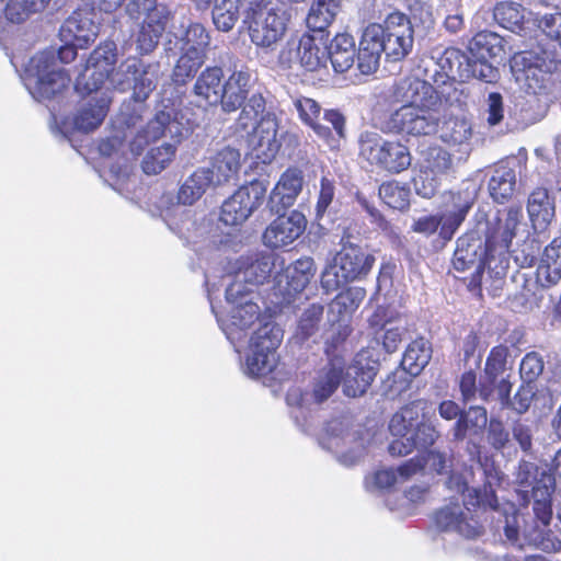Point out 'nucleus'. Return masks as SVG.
Wrapping results in <instances>:
<instances>
[{
  "label": "nucleus",
  "mask_w": 561,
  "mask_h": 561,
  "mask_svg": "<svg viewBox=\"0 0 561 561\" xmlns=\"http://www.w3.org/2000/svg\"><path fill=\"white\" fill-rule=\"evenodd\" d=\"M266 194L261 181H253L239 187L221 205L220 220L227 226L242 225L257 209Z\"/></svg>",
  "instance_id": "19"
},
{
  "label": "nucleus",
  "mask_w": 561,
  "mask_h": 561,
  "mask_svg": "<svg viewBox=\"0 0 561 561\" xmlns=\"http://www.w3.org/2000/svg\"><path fill=\"white\" fill-rule=\"evenodd\" d=\"M337 11L313 2L306 18L307 27L313 32H323L332 23Z\"/></svg>",
  "instance_id": "56"
},
{
  "label": "nucleus",
  "mask_w": 561,
  "mask_h": 561,
  "mask_svg": "<svg viewBox=\"0 0 561 561\" xmlns=\"http://www.w3.org/2000/svg\"><path fill=\"white\" fill-rule=\"evenodd\" d=\"M304 185V174L298 169H287L279 178L268 198V208L279 214L293 206Z\"/></svg>",
  "instance_id": "26"
},
{
  "label": "nucleus",
  "mask_w": 561,
  "mask_h": 561,
  "mask_svg": "<svg viewBox=\"0 0 561 561\" xmlns=\"http://www.w3.org/2000/svg\"><path fill=\"white\" fill-rule=\"evenodd\" d=\"M198 7H207L211 0H195ZM250 0H216L213 9V21L222 32H229L236 25L240 11L249 8Z\"/></svg>",
  "instance_id": "34"
},
{
  "label": "nucleus",
  "mask_w": 561,
  "mask_h": 561,
  "mask_svg": "<svg viewBox=\"0 0 561 561\" xmlns=\"http://www.w3.org/2000/svg\"><path fill=\"white\" fill-rule=\"evenodd\" d=\"M543 478H553L546 469L539 468L530 461H520L516 472V483L520 491L527 496L537 493L541 486Z\"/></svg>",
  "instance_id": "42"
},
{
  "label": "nucleus",
  "mask_w": 561,
  "mask_h": 561,
  "mask_svg": "<svg viewBox=\"0 0 561 561\" xmlns=\"http://www.w3.org/2000/svg\"><path fill=\"white\" fill-rule=\"evenodd\" d=\"M439 436L440 434L436 428V425L427 417L417 424L412 434L417 447L432 446Z\"/></svg>",
  "instance_id": "63"
},
{
  "label": "nucleus",
  "mask_w": 561,
  "mask_h": 561,
  "mask_svg": "<svg viewBox=\"0 0 561 561\" xmlns=\"http://www.w3.org/2000/svg\"><path fill=\"white\" fill-rule=\"evenodd\" d=\"M561 279V238L546 247L537 267V280L543 287L556 285Z\"/></svg>",
  "instance_id": "35"
},
{
  "label": "nucleus",
  "mask_w": 561,
  "mask_h": 561,
  "mask_svg": "<svg viewBox=\"0 0 561 561\" xmlns=\"http://www.w3.org/2000/svg\"><path fill=\"white\" fill-rule=\"evenodd\" d=\"M360 156L371 165L400 173L411 165L409 149L397 141H388L377 133L366 131L359 139Z\"/></svg>",
  "instance_id": "15"
},
{
  "label": "nucleus",
  "mask_w": 561,
  "mask_h": 561,
  "mask_svg": "<svg viewBox=\"0 0 561 561\" xmlns=\"http://www.w3.org/2000/svg\"><path fill=\"white\" fill-rule=\"evenodd\" d=\"M405 481L401 479L399 468L397 470L390 468L376 471L371 477L366 478L365 484L368 490H382Z\"/></svg>",
  "instance_id": "59"
},
{
  "label": "nucleus",
  "mask_w": 561,
  "mask_h": 561,
  "mask_svg": "<svg viewBox=\"0 0 561 561\" xmlns=\"http://www.w3.org/2000/svg\"><path fill=\"white\" fill-rule=\"evenodd\" d=\"M453 167L451 154L439 146L430 147L423 152L421 169L437 176L447 174Z\"/></svg>",
  "instance_id": "48"
},
{
  "label": "nucleus",
  "mask_w": 561,
  "mask_h": 561,
  "mask_svg": "<svg viewBox=\"0 0 561 561\" xmlns=\"http://www.w3.org/2000/svg\"><path fill=\"white\" fill-rule=\"evenodd\" d=\"M306 226L307 220L300 211L293 210L288 215H279L266 227L263 242L273 249L287 247L304 233Z\"/></svg>",
  "instance_id": "23"
},
{
  "label": "nucleus",
  "mask_w": 561,
  "mask_h": 561,
  "mask_svg": "<svg viewBox=\"0 0 561 561\" xmlns=\"http://www.w3.org/2000/svg\"><path fill=\"white\" fill-rule=\"evenodd\" d=\"M450 462V458L445 453L431 450L426 455L416 456L405 461L399 467V473L402 480H410L425 470L442 474L447 472Z\"/></svg>",
  "instance_id": "31"
},
{
  "label": "nucleus",
  "mask_w": 561,
  "mask_h": 561,
  "mask_svg": "<svg viewBox=\"0 0 561 561\" xmlns=\"http://www.w3.org/2000/svg\"><path fill=\"white\" fill-rule=\"evenodd\" d=\"M485 483L483 489L469 488L460 474H451L447 481L450 490L460 493L463 505L450 502L440 507L434 516L436 527L446 533H456L466 539H474L482 535V526L473 518L469 506H483L497 510L494 485L501 481V472L495 468H484Z\"/></svg>",
  "instance_id": "3"
},
{
  "label": "nucleus",
  "mask_w": 561,
  "mask_h": 561,
  "mask_svg": "<svg viewBox=\"0 0 561 561\" xmlns=\"http://www.w3.org/2000/svg\"><path fill=\"white\" fill-rule=\"evenodd\" d=\"M98 32L99 27L91 19L90 13L76 11L64 22L59 35L64 43H71L84 48L88 44L94 42Z\"/></svg>",
  "instance_id": "28"
},
{
  "label": "nucleus",
  "mask_w": 561,
  "mask_h": 561,
  "mask_svg": "<svg viewBox=\"0 0 561 561\" xmlns=\"http://www.w3.org/2000/svg\"><path fill=\"white\" fill-rule=\"evenodd\" d=\"M169 16L170 12L167 8H158L145 16L136 34V49L139 54L146 55L156 49L165 31Z\"/></svg>",
  "instance_id": "29"
},
{
  "label": "nucleus",
  "mask_w": 561,
  "mask_h": 561,
  "mask_svg": "<svg viewBox=\"0 0 561 561\" xmlns=\"http://www.w3.org/2000/svg\"><path fill=\"white\" fill-rule=\"evenodd\" d=\"M278 124L272 114L262 116L253 129L250 144L257 159L270 162L278 152L280 142L277 138Z\"/></svg>",
  "instance_id": "27"
},
{
  "label": "nucleus",
  "mask_w": 561,
  "mask_h": 561,
  "mask_svg": "<svg viewBox=\"0 0 561 561\" xmlns=\"http://www.w3.org/2000/svg\"><path fill=\"white\" fill-rule=\"evenodd\" d=\"M559 59L554 45L538 44L517 53L511 60V70L519 87L527 93L547 95L556 81Z\"/></svg>",
  "instance_id": "7"
},
{
  "label": "nucleus",
  "mask_w": 561,
  "mask_h": 561,
  "mask_svg": "<svg viewBox=\"0 0 561 561\" xmlns=\"http://www.w3.org/2000/svg\"><path fill=\"white\" fill-rule=\"evenodd\" d=\"M477 376L473 371H467L461 376L460 379V391L462 396V400L465 402H470L477 398V394L484 400L488 401L493 392V388L488 383L486 380L480 382L479 389L477 388Z\"/></svg>",
  "instance_id": "54"
},
{
  "label": "nucleus",
  "mask_w": 561,
  "mask_h": 561,
  "mask_svg": "<svg viewBox=\"0 0 561 561\" xmlns=\"http://www.w3.org/2000/svg\"><path fill=\"white\" fill-rule=\"evenodd\" d=\"M205 60L206 56L204 55L181 51V56L173 69L172 80L176 84H185L197 73Z\"/></svg>",
  "instance_id": "49"
},
{
  "label": "nucleus",
  "mask_w": 561,
  "mask_h": 561,
  "mask_svg": "<svg viewBox=\"0 0 561 561\" xmlns=\"http://www.w3.org/2000/svg\"><path fill=\"white\" fill-rule=\"evenodd\" d=\"M432 351L424 339L413 341L407 347L401 365L412 376H417L431 359Z\"/></svg>",
  "instance_id": "41"
},
{
  "label": "nucleus",
  "mask_w": 561,
  "mask_h": 561,
  "mask_svg": "<svg viewBox=\"0 0 561 561\" xmlns=\"http://www.w3.org/2000/svg\"><path fill=\"white\" fill-rule=\"evenodd\" d=\"M477 194V186L469 183L465 188L445 195L443 209L438 214L439 237L443 240L449 241L453 239L473 206Z\"/></svg>",
  "instance_id": "22"
},
{
  "label": "nucleus",
  "mask_w": 561,
  "mask_h": 561,
  "mask_svg": "<svg viewBox=\"0 0 561 561\" xmlns=\"http://www.w3.org/2000/svg\"><path fill=\"white\" fill-rule=\"evenodd\" d=\"M316 274V265L312 257L305 256L295 261L286 268L285 277L289 289L299 293L302 291Z\"/></svg>",
  "instance_id": "43"
},
{
  "label": "nucleus",
  "mask_w": 561,
  "mask_h": 561,
  "mask_svg": "<svg viewBox=\"0 0 561 561\" xmlns=\"http://www.w3.org/2000/svg\"><path fill=\"white\" fill-rule=\"evenodd\" d=\"M283 260L272 253H253L240 256L231 263L225 280L227 282L226 297L236 301L234 295L250 294L249 286L263 284L277 268H282Z\"/></svg>",
  "instance_id": "9"
},
{
  "label": "nucleus",
  "mask_w": 561,
  "mask_h": 561,
  "mask_svg": "<svg viewBox=\"0 0 561 561\" xmlns=\"http://www.w3.org/2000/svg\"><path fill=\"white\" fill-rule=\"evenodd\" d=\"M294 106L300 119L312 128L316 135L322 139L328 147L331 149L340 147L341 140L345 138V117L339 111L328 110L323 114V119L332 125V131L328 126L319 122L321 106L314 100L297 98L294 100Z\"/></svg>",
  "instance_id": "18"
},
{
  "label": "nucleus",
  "mask_w": 561,
  "mask_h": 561,
  "mask_svg": "<svg viewBox=\"0 0 561 561\" xmlns=\"http://www.w3.org/2000/svg\"><path fill=\"white\" fill-rule=\"evenodd\" d=\"M493 256L491 248H486L485 239L477 229L470 231L457 240V247L453 257V266L457 272H471L472 283H477L483 273L485 262Z\"/></svg>",
  "instance_id": "20"
},
{
  "label": "nucleus",
  "mask_w": 561,
  "mask_h": 561,
  "mask_svg": "<svg viewBox=\"0 0 561 561\" xmlns=\"http://www.w3.org/2000/svg\"><path fill=\"white\" fill-rule=\"evenodd\" d=\"M176 45H179L180 51L206 56L209 36L202 24L193 23L178 39Z\"/></svg>",
  "instance_id": "45"
},
{
  "label": "nucleus",
  "mask_w": 561,
  "mask_h": 561,
  "mask_svg": "<svg viewBox=\"0 0 561 561\" xmlns=\"http://www.w3.org/2000/svg\"><path fill=\"white\" fill-rule=\"evenodd\" d=\"M110 71L104 69H99L96 73L93 75L92 70H89V65H87L84 72L77 79L76 89L87 93L98 91L106 80L110 81Z\"/></svg>",
  "instance_id": "58"
},
{
  "label": "nucleus",
  "mask_w": 561,
  "mask_h": 561,
  "mask_svg": "<svg viewBox=\"0 0 561 561\" xmlns=\"http://www.w3.org/2000/svg\"><path fill=\"white\" fill-rule=\"evenodd\" d=\"M374 263V255L360 247L350 242L343 243L333 261L322 272V287L327 291H334L348 282L362 279L368 275Z\"/></svg>",
  "instance_id": "11"
},
{
  "label": "nucleus",
  "mask_w": 561,
  "mask_h": 561,
  "mask_svg": "<svg viewBox=\"0 0 561 561\" xmlns=\"http://www.w3.org/2000/svg\"><path fill=\"white\" fill-rule=\"evenodd\" d=\"M554 491V478H543L537 493L533 494L534 514L541 523L531 528H525L523 531L524 541L545 552H557L561 550V540L550 530L547 529L552 517L551 495Z\"/></svg>",
  "instance_id": "12"
},
{
  "label": "nucleus",
  "mask_w": 561,
  "mask_h": 561,
  "mask_svg": "<svg viewBox=\"0 0 561 561\" xmlns=\"http://www.w3.org/2000/svg\"><path fill=\"white\" fill-rule=\"evenodd\" d=\"M251 76L248 71H234L222 85L220 104L225 112H234L244 102L250 87Z\"/></svg>",
  "instance_id": "36"
},
{
  "label": "nucleus",
  "mask_w": 561,
  "mask_h": 561,
  "mask_svg": "<svg viewBox=\"0 0 561 561\" xmlns=\"http://www.w3.org/2000/svg\"><path fill=\"white\" fill-rule=\"evenodd\" d=\"M413 182L416 194L424 198L433 197L439 187V176L424 169L420 170Z\"/></svg>",
  "instance_id": "61"
},
{
  "label": "nucleus",
  "mask_w": 561,
  "mask_h": 561,
  "mask_svg": "<svg viewBox=\"0 0 561 561\" xmlns=\"http://www.w3.org/2000/svg\"><path fill=\"white\" fill-rule=\"evenodd\" d=\"M472 125L466 117H449L440 129V139L459 152L468 156L472 150Z\"/></svg>",
  "instance_id": "32"
},
{
  "label": "nucleus",
  "mask_w": 561,
  "mask_h": 561,
  "mask_svg": "<svg viewBox=\"0 0 561 561\" xmlns=\"http://www.w3.org/2000/svg\"><path fill=\"white\" fill-rule=\"evenodd\" d=\"M283 340V330L273 321H266L259 327L249 341L241 364L243 374L251 378L268 375L277 365L278 348Z\"/></svg>",
  "instance_id": "10"
},
{
  "label": "nucleus",
  "mask_w": 561,
  "mask_h": 561,
  "mask_svg": "<svg viewBox=\"0 0 561 561\" xmlns=\"http://www.w3.org/2000/svg\"><path fill=\"white\" fill-rule=\"evenodd\" d=\"M322 316L323 306L317 304L309 306L299 318L296 339L305 341L311 337L318 331Z\"/></svg>",
  "instance_id": "51"
},
{
  "label": "nucleus",
  "mask_w": 561,
  "mask_h": 561,
  "mask_svg": "<svg viewBox=\"0 0 561 561\" xmlns=\"http://www.w3.org/2000/svg\"><path fill=\"white\" fill-rule=\"evenodd\" d=\"M377 370L378 363L369 360L367 353H359L345 373H343L342 366L332 363L330 368L318 376L310 392L302 391L298 387L290 388L286 394V402L288 405L298 409V413L294 415L298 422L300 416L305 417V411L310 412L328 400L342 380L345 396L352 398L362 396L373 382Z\"/></svg>",
  "instance_id": "2"
},
{
  "label": "nucleus",
  "mask_w": 561,
  "mask_h": 561,
  "mask_svg": "<svg viewBox=\"0 0 561 561\" xmlns=\"http://www.w3.org/2000/svg\"><path fill=\"white\" fill-rule=\"evenodd\" d=\"M523 211L520 207H510L499 216L479 222L477 228L484 233L486 248H491L493 253H504L511 250L513 240H519L527 234L526 224L523 221Z\"/></svg>",
  "instance_id": "13"
},
{
  "label": "nucleus",
  "mask_w": 561,
  "mask_h": 561,
  "mask_svg": "<svg viewBox=\"0 0 561 561\" xmlns=\"http://www.w3.org/2000/svg\"><path fill=\"white\" fill-rule=\"evenodd\" d=\"M414 31L410 20L400 12L387 16L383 25L369 24L363 32L357 67L363 75H370L379 67L383 53L387 60L399 61L405 58L413 47Z\"/></svg>",
  "instance_id": "4"
},
{
  "label": "nucleus",
  "mask_w": 561,
  "mask_h": 561,
  "mask_svg": "<svg viewBox=\"0 0 561 561\" xmlns=\"http://www.w3.org/2000/svg\"><path fill=\"white\" fill-rule=\"evenodd\" d=\"M391 96L402 105L385 121V130L413 136L437 130L440 103L432 84L416 77L402 78L394 83Z\"/></svg>",
  "instance_id": "1"
},
{
  "label": "nucleus",
  "mask_w": 561,
  "mask_h": 561,
  "mask_svg": "<svg viewBox=\"0 0 561 561\" xmlns=\"http://www.w3.org/2000/svg\"><path fill=\"white\" fill-rule=\"evenodd\" d=\"M264 0H250L244 11V24L248 25L250 38L260 47H272L282 39L286 32L287 22L291 16V7L279 2L262 7Z\"/></svg>",
  "instance_id": "8"
},
{
  "label": "nucleus",
  "mask_w": 561,
  "mask_h": 561,
  "mask_svg": "<svg viewBox=\"0 0 561 561\" xmlns=\"http://www.w3.org/2000/svg\"><path fill=\"white\" fill-rule=\"evenodd\" d=\"M375 334L382 333V345L388 353H393L402 340L407 321L391 308L378 307L368 319Z\"/></svg>",
  "instance_id": "25"
},
{
  "label": "nucleus",
  "mask_w": 561,
  "mask_h": 561,
  "mask_svg": "<svg viewBox=\"0 0 561 561\" xmlns=\"http://www.w3.org/2000/svg\"><path fill=\"white\" fill-rule=\"evenodd\" d=\"M49 0H10L5 8V16L12 23L24 22L32 13L44 9Z\"/></svg>",
  "instance_id": "52"
},
{
  "label": "nucleus",
  "mask_w": 561,
  "mask_h": 561,
  "mask_svg": "<svg viewBox=\"0 0 561 561\" xmlns=\"http://www.w3.org/2000/svg\"><path fill=\"white\" fill-rule=\"evenodd\" d=\"M116 59L117 54L115 43L106 42L93 50L87 65H89V70H92V73L95 75L99 69L111 71Z\"/></svg>",
  "instance_id": "53"
},
{
  "label": "nucleus",
  "mask_w": 561,
  "mask_h": 561,
  "mask_svg": "<svg viewBox=\"0 0 561 561\" xmlns=\"http://www.w3.org/2000/svg\"><path fill=\"white\" fill-rule=\"evenodd\" d=\"M538 27L549 38L561 46V13L545 14L537 20Z\"/></svg>",
  "instance_id": "64"
},
{
  "label": "nucleus",
  "mask_w": 561,
  "mask_h": 561,
  "mask_svg": "<svg viewBox=\"0 0 561 561\" xmlns=\"http://www.w3.org/2000/svg\"><path fill=\"white\" fill-rule=\"evenodd\" d=\"M515 182L516 178L514 170L506 167L495 169L489 181L491 197L499 203H503L512 195Z\"/></svg>",
  "instance_id": "46"
},
{
  "label": "nucleus",
  "mask_w": 561,
  "mask_h": 561,
  "mask_svg": "<svg viewBox=\"0 0 561 561\" xmlns=\"http://www.w3.org/2000/svg\"><path fill=\"white\" fill-rule=\"evenodd\" d=\"M494 20L504 28L519 32L525 20V9L514 1L499 2L493 11Z\"/></svg>",
  "instance_id": "44"
},
{
  "label": "nucleus",
  "mask_w": 561,
  "mask_h": 561,
  "mask_svg": "<svg viewBox=\"0 0 561 561\" xmlns=\"http://www.w3.org/2000/svg\"><path fill=\"white\" fill-rule=\"evenodd\" d=\"M379 196L386 205L393 209H405L410 204V190L399 182H387L380 185Z\"/></svg>",
  "instance_id": "50"
},
{
  "label": "nucleus",
  "mask_w": 561,
  "mask_h": 561,
  "mask_svg": "<svg viewBox=\"0 0 561 561\" xmlns=\"http://www.w3.org/2000/svg\"><path fill=\"white\" fill-rule=\"evenodd\" d=\"M486 425L488 413L483 407L473 405L467 411L462 410L451 430L454 440H463L468 435H480Z\"/></svg>",
  "instance_id": "38"
},
{
  "label": "nucleus",
  "mask_w": 561,
  "mask_h": 561,
  "mask_svg": "<svg viewBox=\"0 0 561 561\" xmlns=\"http://www.w3.org/2000/svg\"><path fill=\"white\" fill-rule=\"evenodd\" d=\"M527 211L535 231L542 232L554 218V203L546 188H536L528 197Z\"/></svg>",
  "instance_id": "33"
},
{
  "label": "nucleus",
  "mask_w": 561,
  "mask_h": 561,
  "mask_svg": "<svg viewBox=\"0 0 561 561\" xmlns=\"http://www.w3.org/2000/svg\"><path fill=\"white\" fill-rule=\"evenodd\" d=\"M543 360L536 352H530L524 356L520 363V377L526 383H531L542 374Z\"/></svg>",
  "instance_id": "60"
},
{
  "label": "nucleus",
  "mask_w": 561,
  "mask_h": 561,
  "mask_svg": "<svg viewBox=\"0 0 561 561\" xmlns=\"http://www.w3.org/2000/svg\"><path fill=\"white\" fill-rule=\"evenodd\" d=\"M209 187H216L205 168L197 169L180 187L178 198L182 205H193Z\"/></svg>",
  "instance_id": "40"
},
{
  "label": "nucleus",
  "mask_w": 561,
  "mask_h": 561,
  "mask_svg": "<svg viewBox=\"0 0 561 561\" xmlns=\"http://www.w3.org/2000/svg\"><path fill=\"white\" fill-rule=\"evenodd\" d=\"M210 167L205 168L216 186L234 180L241 168V153L231 146H225L210 157Z\"/></svg>",
  "instance_id": "30"
},
{
  "label": "nucleus",
  "mask_w": 561,
  "mask_h": 561,
  "mask_svg": "<svg viewBox=\"0 0 561 561\" xmlns=\"http://www.w3.org/2000/svg\"><path fill=\"white\" fill-rule=\"evenodd\" d=\"M79 46L64 43L57 51L47 49L33 56L25 66L22 80L30 94L37 101L49 100L66 89L69 76L58 65L76 59Z\"/></svg>",
  "instance_id": "6"
},
{
  "label": "nucleus",
  "mask_w": 561,
  "mask_h": 561,
  "mask_svg": "<svg viewBox=\"0 0 561 561\" xmlns=\"http://www.w3.org/2000/svg\"><path fill=\"white\" fill-rule=\"evenodd\" d=\"M325 49L335 72L343 73L354 65L356 47L350 34H337Z\"/></svg>",
  "instance_id": "37"
},
{
  "label": "nucleus",
  "mask_w": 561,
  "mask_h": 561,
  "mask_svg": "<svg viewBox=\"0 0 561 561\" xmlns=\"http://www.w3.org/2000/svg\"><path fill=\"white\" fill-rule=\"evenodd\" d=\"M222 70L219 67L206 68L194 84V94L209 105L219 104L222 99Z\"/></svg>",
  "instance_id": "39"
},
{
  "label": "nucleus",
  "mask_w": 561,
  "mask_h": 561,
  "mask_svg": "<svg viewBox=\"0 0 561 561\" xmlns=\"http://www.w3.org/2000/svg\"><path fill=\"white\" fill-rule=\"evenodd\" d=\"M507 355L508 350L506 346L500 345L491 350L484 367L485 380L491 387L494 385L497 377L504 373Z\"/></svg>",
  "instance_id": "55"
},
{
  "label": "nucleus",
  "mask_w": 561,
  "mask_h": 561,
  "mask_svg": "<svg viewBox=\"0 0 561 561\" xmlns=\"http://www.w3.org/2000/svg\"><path fill=\"white\" fill-rule=\"evenodd\" d=\"M110 84L121 92L133 89L134 98L147 100L156 89L159 77L158 64H144L136 57L125 59L110 71Z\"/></svg>",
  "instance_id": "14"
},
{
  "label": "nucleus",
  "mask_w": 561,
  "mask_h": 561,
  "mask_svg": "<svg viewBox=\"0 0 561 561\" xmlns=\"http://www.w3.org/2000/svg\"><path fill=\"white\" fill-rule=\"evenodd\" d=\"M470 57L457 48H448L440 58L439 66L451 79L467 80Z\"/></svg>",
  "instance_id": "47"
},
{
  "label": "nucleus",
  "mask_w": 561,
  "mask_h": 561,
  "mask_svg": "<svg viewBox=\"0 0 561 561\" xmlns=\"http://www.w3.org/2000/svg\"><path fill=\"white\" fill-rule=\"evenodd\" d=\"M145 102L146 100H138L131 95L128 101L122 104L117 123L127 128L135 127L141 121L146 112L147 107Z\"/></svg>",
  "instance_id": "57"
},
{
  "label": "nucleus",
  "mask_w": 561,
  "mask_h": 561,
  "mask_svg": "<svg viewBox=\"0 0 561 561\" xmlns=\"http://www.w3.org/2000/svg\"><path fill=\"white\" fill-rule=\"evenodd\" d=\"M468 79L477 78L481 81L491 83L497 80L499 71L484 59H472L470 57L468 67Z\"/></svg>",
  "instance_id": "62"
},
{
  "label": "nucleus",
  "mask_w": 561,
  "mask_h": 561,
  "mask_svg": "<svg viewBox=\"0 0 561 561\" xmlns=\"http://www.w3.org/2000/svg\"><path fill=\"white\" fill-rule=\"evenodd\" d=\"M279 64L285 68L300 66L314 71L325 66L327 49L320 47L316 38L309 34L290 37L279 53Z\"/></svg>",
  "instance_id": "21"
},
{
  "label": "nucleus",
  "mask_w": 561,
  "mask_h": 561,
  "mask_svg": "<svg viewBox=\"0 0 561 561\" xmlns=\"http://www.w3.org/2000/svg\"><path fill=\"white\" fill-rule=\"evenodd\" d=\"M320 445L333 453L344 466H353L364 456L365 440L358 431L350 432L346 417L330 421L320 437Z\"/></svg>",
  "instance_id": "16"
},
{
  "label": "nucleus",
  "mask_w": 561,
  "mask_h": 561,
  "mask_svg": "<svg viewBox=\"0 0 561 561\" xmlns=\"http://www.w3.org/2000/svg\"><path fill=\"white\" fill-rule=\"evenodd\" d=\"M182 134L183 124L179 121V113L173 107L158 111L146 128L138 131L129 145L135 156H139L146 145L156 141L160 137L169 136L173 140V142H165L151 148L147 152L142 160V170L146 174H158L170 164L175 156L176 145L180 142Z\"/></svg>",
  "instance_id": "5"
},
{
  "label": "nucleus",
  "mask_w": 561,
  "mask_h": 561,
  "mask_svg": "<svg viewBox=\"0 0 561 561\" xmlns=\"http://www.w3.org/2000/svg\"><path fill=\"white\" fill-rule=\"evenodd\" d=\"M250 294L234 295L236 301H229L227 304L230 309L226 316L216 312L215 307L211 305L213 312L215 313L217 321L226 334L227 339L234 345L238 353L240 350L237 343L240 342L248 334V330L260 321V325L268 319H260L259 306L249 298Z\"/></svg>",
  "instance_id": "17"
},
{
  "label": "nucleus",
  "mask_w": 561,
  "mask_h": 561,
  "mask_svg": "<svg viewBox=\"0 0 561 561\" xmlns=\"http://www.w3.org/2000/svg\"><path fill=\"white\" fill-rule=\"evenodd\" d=\"M110 104L111 98L105 93L91 98L77 111L71 121L61 123L60 134L67 137L71 130L89 133L96 129L107 115Z\"/></svg>",
  "instance_id": "24"
}]
</instances>
